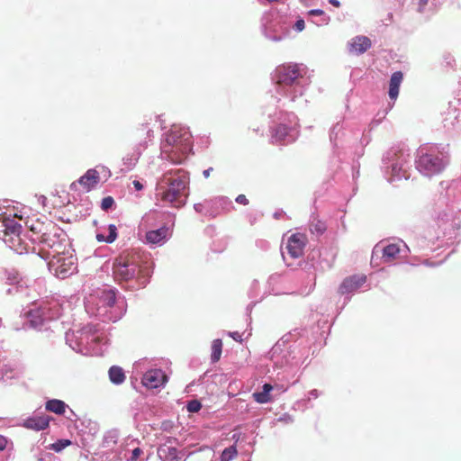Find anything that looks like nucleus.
<instances>
[{
	"label": "nucleus",
	"instance_id": "nucleus-1",
	"mask_svg": "<svg viewBox=\"0 0 461 461\" xmlns=\"http://www.w3.org/2000/svg\"><path fill=\"white\" fill-rule=\"evenodd\" d=\"M189 177L183 169L170 170L163 174L157 185V195L173 207L179 208L186 202Z\"/></svg>",
	"mask_w": 461,
	"mask_h": 461
},
{
	"label": "nucleus",
	"instance_id": "nucleus-2",
	"mask_svg": "<svg viewBox=\"0 0 461 461\" xmlns=\"http://www.w3.org/2000/svg\"><path fill=\"white\" fill-rule=\"evenodd\" d=\"M146 264V257L143 254L133 250L123 251L113 261V278L121 283L136 277L141 285H144L149 275V268Z\"/></svg>",
	"mask_w": 461,
	"mask_h": 461
},
{
	"label": "nucleus",
	"instance_id": "nucleus-3",
	"mask_svg": "<svg viewBox=\"0 0 461 461\" xmlns=\"http://www.w3.org/2000/svg\"><path fill=\"white\" fill-rule=\"evenodd\" d=\"M166 142L172 147L170 150H166L167 158L175 164H181L185 160L193 145L190 131L178 125L171 127L166 136Z\"/></svg>",
	"mask_w": 461,
	"mask_h": 461
},
{
	"label": "nucleus",
	"instance_id": "nucleus-4",
	"mask_svg": "<svg viewBox=\"0 0 461 461\" xmlns=\"http://www.w3.org/2000/svg\"><path fill=\"white\" fill-rule=\"evenodd\" d=\"M447 157L434 149L420 148L419 149L416 167L425 176H431L440 174L447 165Z\"/></svg>",
	"mask_w": 461,
	"mask_h": 461
},
{
	"label": "nucleus",
	"instance_id": "nucleus-5",
	"mask_svg": "<svg viewBox=\"0 0 461 461\" xmlns=\"http://www.w3.org/2000/svg\"><path fill=\"white\" fill-rule=\"evenodd\" d=\"M77 258L75 255L62 250L52 256L49 267L56 276L64 279L77 270Z\"/></svg>",
	"mask_w": 461,
	"mask_h": 461
},
{
	"label": "nucleus",
	"instance_id": "nucleus-6",
	"mask_svg": "<svg viewBox=\"0 0 461 461\" xmlns=\"http://www.w3.org/2000/svg\"><path fill=\"white\" fill-rule=\"evenodd\" d=\"M303 69L296 63H286L276 67L275 78L277 85L292 86L303 77Z\"/></svg>",
	"mask_w": 461,
	"mask_h": 461
},
{
	"label": "nucleus",
	"instance_id": "nucleus-7",
	"mask_svg": "<svg viewBox=\"0 0 461 461\" xmlns=\"http://www.w3.org/2000/svg\"><path fill=\"white\" fill-rule=\"evenodd\" d=\"M59 231L60 230L54 224V228H50L39 242L47 248L52 249L55 254L64 250L66 240L60 237Z\"/></svg>",
	"mask_w": 461,
	"mask_h": 461
},
{
	"label": "nucleus",
	"instance_id": "nucleus-8",
	"mask_svg": "<svg viewBox=\"0 0 461 461\" xmlns=\"http://www.w3.org/2000/svg\"><path fill=\"white\" fill-rule=\"evenodd\" d=\"M307 237L303 233H294L287 240L286 250L293 258H299L303 255L307 243Z\"/></svg>",
	"mask_w": 461,
	"mask_h": 461
},
{
	"label": "nucleus",
	"instance_id": "nucleus-9",
	"mask_svg": "<svg viewBox=\"0 0 461 461\" xmlns=\"http://www.w3.org/2000/svg\"><path fill=\"white\" fill-rule=\"evenodd\" d=\"M149 124L148 120H143L132 131L135 141L142 148H146L153 139V130Z\"/></svg>",
	"mask_w": 461,
	"mask_h": 461
},
{
	"label": "nucleus",
	"instance_id": "nucleus-10",
	"mask_svg": "<svg viewBox=\"0 0 461 461\" xmlns=\"http://www.w3.org/2000/svg\"><path fill=\"white\" fill-rule=\"evenodd\" d=\"M167 382V375L160 369H153L145 373L142 377L144 386L151 389L158 388Z\"/></svg>",
	"mask_w": 461,
	"mask_h": 461
},
{
	"label": "nucleus",
	"instance_id": "nucleus-11",
	"mask_svg": "<svg viewBox=\"0 0 461 461\" xmlns=\"http://www.w3.org/2000/svg\"><path fill=\"white\" fill-rule=\"evenodd\" d=\"M291 128L286 126L285 124H278L271 130V142L273 144H285L287 142H294L296 140V137H294L290 134Z\"/></svg>",
	"mask_w": 461,
	"mask_h": 461
},
{
	"label": "nucleus",
	"instance_id": "nucleus-12",
	"mask_svg": "<svg viewBox=\"0 0 461 461\" xmlns=\"http://www.w3.org/2000/svg\"><path fill=\"white\" fill-rule=\"evenodd\" d=\"M366 281V277L364 275L348 276L343 280L339 285V291L341 294L352 293L361 287Z\"/></svg>",
	"mask_w": 461,
	"mask_h": 461
},
{
	"label": "nucleus",
	"instance_id": "nucleus-13",
	"mask_svg": "<svg viewBox=\"0 0 461 461\" xmlns=\"http://www.w3.org/2000/svg\"><path fill=\"white\" fill-rule=\"evenodd\" d=\"M27 227L35 236L32 239L34 240H40L45 235L46 231L49 230L50 228H54V223L50 221L48 222L41 221L39 219H31L26 222Z\"/></svg>",
	"mask_w": 461,
	"mask_h": 461
},
{
	"label": "nucleus",
	"instance_id": "nucleus-14",
	"mask_svg": "<svg viewBox=\"0 0 461 461\" xmlns=\"http://www.w3.org/2000/svg\"><path fill=\"white\" fill-rule=\"evenodd\" d=\"M50 417L48 415H34L25 419L23 422V426L28 429L32 430H43L49 427Z\"/></svg>",
	"mask_w": 461,
	"mask_h": 461
},
{
	"label": "nucleus",
	"instance_id": "nucleus-15",
	"mask_svg": "<svg viewBox=\"0 0 461 461\" xmlns=\"http://www.w3.org/2000/svg\"><path fill=\"white\" fill-rule=\"evenodd\" d=\"M371 40L366 36H357L348 43V50L355 55H360L370 49Z\"/></svg>",
	"mask_w": 461,
	"mask_h": 461
},
{
	"label": "nucleus",
	"instance_id": "nucleus-16",
	"mask_svg": "<svg viewBox=\"0 0 461 461\" xmlns=\"http://www.w3.org/2000/svg\"><path fill=\"white\" fill-rule=\"evenodd\" d=\"M39 309L46 320H54L61 315V305L56 300L43 303Z\"/></svg>",
	"mask_w": 461,
	"mask_h": 461
},
{
	"label": "nucleus",
	"instance_id": "nucleus-17",
	"mask_svg": "<svg viewBox=\"0 0 461 461\" xmlns=\"http://www.w3.org/2000/svg\"><path fill=\"white\" fill-rule=\"evenodd\" d=\"M100 181L99 173L95 169H88L77 181L86 192L94 188Z\"/></svg>",
	"mask_w": 461,
	"mask_h": 461
},
{
	"label": "nucleus",
	"instance_id": "nucleus-18",
	"mask_svg": "<svg viewBox=\"0 0 461 461\" xmlns=\"http://www.w3.org/2000/svg\"><path fill=\"white\" fill-rule=\"evenodd\" d=\"M403 80V74L401 71L393 73L389 82L388 95L392 100H395L399 95V88Z\"/></svg>",
	"mask_w": 461,
	"mask_h": 461
},
{
	"label": "nucleus",
	"instance_id": "nucleus-19",
	"mask_svg": "<svg viewBox=\"0 0 461 461\" xmlns=\"http://www.w3.org/2000/svg\"><path fill=\"white\" fill-rule=\"evenodd\" d=\"M168 235V228L161 227L155 230H149L146 233V240L150 244H159L164 242Z\"/></svg>",
	"mask_w": 461,
	"mask_h": 461
},
{
	"label": "nucleus",
	"instance_id": "nucleus-20",
	"mask_svg": "<svg viewBox=\"0 0 461 461\" xmlns=\"http://www.w3.org/2000/svg\"><path fill=\"white\" fill-rule=\"evenodd\" d=\"M401 248L398 244L392 243L384 246L382 249V258L384 262L390 263L398 258Z\"/></svg>",
	"mask_w": 461,
	"mask_h": 461
},
{
	"label": "nucleus",
	"instance_id": "nucleus-21",
	"mask_svg": "<svg viewBox=\"0 0 461 461\" xmlns=\"http://www.w3.org/2000/svg\"><path fill=\"white\" fill-rule=\"evenodd\" d=\"M26 316L28 318L29 326L32 329H39L42 326L44 321H46L39 308L28 312Z\"/></svg>",
	"mask_w": 461,
	"mask_h": 461
},
{
	"label": "nucleus",
	"instance_id": "nucleus-22",
	"mask_svg": "<svg viewBox=\"0 0 461 461\" xmlns=\"http://www.w3.org/2000/svg\"><path fill=\"white\" fill-rule=\"evenodd\" d=\"M45 408L47 411L61 415L65 412L66 403L61 400H50L46 402Z\"/></svg>",
	"mask_w": 461,
	"mask_h": 461
},
{
	"label": "nucleus",
	"instance_id": "nucleus-23",
	"mask_svg": "<svg viewBox=\"0 0 461 461\" xmlns=\"http://www.w3.org/2000/svg\"><path fill=\"white\" fill-rule=\"evenodd\" d=\"M110 380L116 384H122L125 379V375L122 367L113 366L109 369Z\"/></svg>",
	"mask_w": 461,
	"mask_h": 461
},
{
	"label": "nucleus",
	"instance_id": "nucleus-24",
	"mask_svg": "<svg viewBox=\"0 0 461 461\" xmlns=\"http://www.w3.org/2000/svg\"><path fill=\"white\" fill-rule=\"evenodd\" d=\"M116 301L115 293L113 290H104L100 295V302L104 306L112 307Z\"/></svg>",
	"mask_w": 461,
	"mask_h": 461
},
{
	"label": "nucleus",
	"instance_id": "nucleus-25",
	"mask_svg": "<svg viewBox=\"0 0 461 461\" xmlns=\"http://www.w3.org/2000/svg\"><path fill=\"white\" fill-rule=\"evenodd\" d=\"M222 352V341L220 339H214L212 343L211 360L216 363L220 360Z\"/></svg>",
	"mask_w": 461,
	"mask_h": 461
},
{
	"label": "nucleus",
	"instance_id": "nucleus-26",
	"mask_svg": "<svg viewBox=\"0 0 461 461\" xmlns=\"http://www.w3.org/2000/svg\"><path fill=\"white\" fill-rule=\"evenodd\" d=\"M310 231L313 234L321 235L327 229L324 221L314 218L309 225Z\"/></svg>",
	"mask_w": 461,
	"mask_h": 461
},
{
	"label": "nucleus",
	"instance_id": "nucleus-27",
	"mask_svg": "<svg viewBox=\"0 0 461 461\" xmlns=\"http://www.w3.org/2000/svg\"><path fill=\"white\" fill-rule=\"evenodd\" d=\"M238 455L237 447L233 445L225 448L221 455V461H231Z\"/></svg>",
	"mask_w": 461,
	"mask_h": 461
},
{
	"label": "nucleus",
	"instance_id": "nucleus-28",
	"mask_svg": "<svg viewBox=\"0 0 461 461\" xmlns=\"http://www.w3.org/2000/svg\"><path fill=\"white\" fill-rule=\"evenodd\" d=\"M71 444L72 442L69 439H59L55 443L50 444L48 448L55 452H60Z\"/></svg>",
	"mask_w": 461,
	"mask_h": 461
},
{
	"label": "nucleus",
	"instance_id": "nucleus-29",
	"mask_svg": "<svg viewBox=\"0 0 461 461\" xmlns=\"http://www.w3.org/2000/svg\"><path fill=\"white\" fill-rule=\"evenodd\" d=\"M254 400L258 403H267L272 401V397L269 393L264 392H256L252 394Z\"/></svg>",
	"mask_w": 461,
	"mask_h": 461
},
{
	"label": "nucleus",
	"instance_id": "nucleus-30",
	"mask_svg": "<svg viewBox=\"0 0 461 461\" xmlns=\"http://www.w3.org/2000/svg\"><path fill=\"white\" fill-rule=\"evenodd\" d=\"M109 234L106 236V242L112 243L117 238V228L114 224H110L108 227Z\"/></svg>",
	"mask_w": 461,
	"mask_h": 461
},
{
	"label": "nucleus",
	"instance_id": "nucleus-31",
	"mask_svg": "<svg viewBox=\"0 0 461 461\" xmlns=\"http://www.w3.org/2000/svg\"><path fill=\"white\" fill-rule=\"evenodd\" d=\"M201 408H202V404L197 400L190 401V402H188V403L186 405V409L189 412H197L201 410Z\"/></svg>",
	"mask_w": 461,
	"mask_h": 461
},
{
	"label": "nucleus",
	"instance_id": "nucleus-32",
	"mask_svg": "<svg viewBox=\"0 0 461 461\" xmlns=\"http://www.w3.org/2000/svg\"><path fill=\"white\" fill-rule=\"evenodd\" d=\"M114 203V200L112 196H106L102 200L101 208L104 211L110 209Z\"/></svg>",
	"mask_w": 461,
	"mask_h": 461
},
{
	"label": "nucleus",
	"instance_id": "nucleus-33",
	"mask_svg": "<svg viewBox=\"0 0 461 461\" xmlns=\"http://www.w3.org/2000/svg\"><path fill=\"white\" fill-rule=\"evenodd\" d=\"M142 454V450L140 447H136L132 450L130 461H137L140 456Z\"/></svg>",
	"mask_w": 461,
	"mask_h": 461
},
{
	"label": "nucleus",
	"instance_id": "nucleus-34",
	"mask_svg": "<svg viewBox=\"0 0 461 461\" xmlns=\"http://www.w3.org/2000/svg\"><path fill=\"white\" fill-rule=\"evenodd\" d=\"M236 202L240 204H243V205H247L249 204V200L248 198L246 197L245 194H239L237 197H236Z\"/></svg>",
	"mask_w": 461,
	"mask_h": 461
},
{
	"label": "nucleus",
	"instance_id": "nucleus-35",
	"mask_svg": "<svg viewBox=\"0 0 461 461\" xmlns=\"http://www.w3.org/2000/svg\"><path fill=\"white\" fill-rule=\"evenodd\" d=\"M305 27V23H304V21L300 19L298 21H296L295 24H294V28L296 31L298 32H302Z\"/></svg>",
	"mask_w": 461,
	"mask_h": 461
},
{
	"label": "nucleus",
	"instance_id": "nucleus-36",
	"mask_svg": "<svg viewBox=\"0 0 461 461\" xmlns=\"http://www.w3.org/2000/svg\"><path fill=\"white\" fill-rule=\"evenodd\" d=\"M7 446V438L0 435V452L5 449Z\"/></svg>",
	"mask_w": 461,
	"mask_h": 461
},
{
	"label": "nucleus",
	"instance_id": "nucleus-37",
	"mask_svg": "<svg viewBox=\"0 0 461 461\" xmlns=\"http://www.w3.org/2000/svg\"><path fill=\"white\" fill-rule=\"evenodd\" d=\"M230 336L236 341L238 342H241L242 341V336L240 333L235 331V332H230Z\"/></svg>",
	"mask_w": 461,
	"mask_h": 461
},
{
	"label": "nucleus",
	"instance_id": "nucleus-38",
	"mask_svg": "<svg viewBox=\"0 0 461 461\" xmlns=\"http://www.w3.org/2000/svg\"><path fill=\"white\" fill-rule=\"evenodd\" d=\"M132 184L137 191L143 189V185L140 181L134 180Z\"/></svg>",
	"mask_w": 461,
	"mask_h": 461
},
{
	"label": "nucleus",
	"instance_id": "nucleus-39",
	"mask_svg": "<svg viewBox=\"0 0 461 461\" xmlns=\"http://www.w3.org/2000/svg\"><path fill=\"white\" fill-rule=\"evenodd\" d=\"M324 12L321 9H313L309 12V14L311 15H321Z\"/></svg>",
	"mask_w": 461,
	"mask_h": 461
},
{
	"label": "nucleus",
	"instance_id": "nucleus-40",
	"mask_svg": "<svg viewBox=\"0 0 461 461\" xmlns=\"http://www.w3.org/2000/svg\"><path fill=\"white\" fill-rule=\"evenodd\" d=\"M263 391L269 393L273 390V386L270 384H265L262 387Z\"/></svg>",
	"mask_w": 461,
	"mask_h": 461
},
{
	"label": "nucleus",
	"instance_id": "nucleus-41",
	"mask_svg": "<svg viewBox=\"0 0 461 461\" xmlns=\"http://www.w3.org/2000/svg\"><path fill=\"white\" fill-rule=\"evenodd\" d=\"M96 240L99 241V242H106V236H104V234L102 233H97L96 234Z\"/></svg>",
	"mask_w": 461,
	"mask_h": 461
},
{
	"label": "nucleus",
	"instance_id": "nucleus-42",
	"mask_svg": "<svg viewBox=\"0 0 461 461\" xmlns=\"http://www.w3.org/2000/svg\"><path fill=\"white\" fill-rule=\"evenodd\" d=\"M212 171V167H210L203 171V176L207 178L210 176L211 172Z\"/></svg>",
	"mask_w": 461,
	"mask_h": 461
},
{
	"label": "nucleus",
	"instance_id": "nucleus-43",
	"mask_svg": "<svg viewBox=\"0 0 461 461\" xmlns=\"http://www.w3.org/2000/svg\"><path fill=\"white\" fill-rule=\"evenodd\" d=\"M330 3L335 6V7H339L340 6V4L339 2V0H330Z\"/></svg>",
	"mask_w": 461,
	"mask_h": 461
},
{
	"label": "nucleus",
	"instance_id": "nucleus-44",
	"mask_svg": "<svg viewBox=\"0 0 461 461\" xmlns=\"http://www.w3.org/2000/svg\"><path fill=\"white\" fill-rule=\"evenodd\" d=\"M429 0H420V5L421 7H424L425 5H427Z\"/></svg>",
	"mask_w": 461,
	"mask_h": 461
},
{
	"label": "nucleus",
	"instance_id": "nucleus-45",
	"mask_svg": "<svg viewBox=\"0 0 461 461\" xmlns=\"http://www.w3.org/2000/svg\"><path fill=\"white\" fill-rule=\"evenodd\" d=\"M168 451L171 454H176V448H174V447H168Z\"/></svg>",
	"mask_w": 461,
	"mask_h": 461
},
{
	"label": "nucleus",
	"instance_id": "nucleus-46",
	"mask_svg": "<svg viewBox=\"0 0 461 461\" xmlns=\"http://www.w3.org/2000/svg\"><path fill=\"white\" fill-rule=\"evenodd\" d=\"M253 131L256 132H258L260 131V129H259V127H257V128H254Z\"/></svg>",
	"mask_w": 461,
	"mask_h": 461
},
{
	"label": "nucleus",
	"instance_id": "nucleus-47",
	"mask_svg": "<svg viewBox=\"0 0 461 461\" xmlns=\"http://www.w3.org/2000/svg\"><path fill=\"white\" fill-rule=\"evenodd\" d=\"M76 185H77L76 183H72V185H71V188H73L74 186H76Z\"/></svg>",
	"mask_w": 461,
	"mask_h": 461
}]
</instances>
